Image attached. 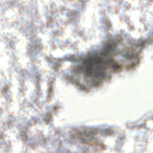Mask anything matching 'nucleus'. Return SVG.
Instances as JSON below:
<instances>
[{"mask_svg":"<svg viewBox=\"0 0 153 153\" xmlns=\"http://www.w3.org/2000/svg\"><path fill=\"white\" fill-rule=\"evenodd\" d=\"M84 71V68L83 66H80L78 67L76 70V71L78 72H80L83 71Z\"/></svg>","mask_w":153,"mask_h":153,"instance_id":"39448f33","label":"nucleus"},{"mask_svg":"<svg viewBox=\"0 0 153 153\" xmlns=\"http://www.w3.org/2000/svg\"><path fill=\"white\" fill-rule=\"evenodd\" d=\"M135 64V62H133L132 63V64L130 65V68H131Z\"/></svg>","mask_w":153,"mask_h":153,"instance_id":"423d86ee","label":"nucleus"},{"mask_svg":"<svg viewBox=\"0 0 153 153\" xmlns=\"http://www.w3.org/2000/svg\"><path fill=\"white\" fill-rule=\"evenodd\" d=\"M83 63L86 66V75L89 77L93 76L98 79L104 78L106 74L104 71L107 68H111L115 71L120 67L113 59L108 58L103 61L98 56L85 61Z\"/></svg>","mask_w":153,"mask_h":153,"instance_id":"f257e3e1","label":"nucleus"},{"mask_svg":"<svg viewBox=\"0 0 153 153\" xmlns=\"http://www.w3.org/2000/svg\"><path fill=\"white\" fill-rule=\"evenodd\" d=\"M117 44L114 43L112 45H109L107 47L108 50L107 53L114 54L116 53Z\"/></svg>","mask_w":153,"mask_h":153,"instance_id":"7ed1b4c3","label":"nucleus"},{"mask_svg":"<svg viewBox=\"0 0 153 153\" xmlns=\"http://www.w3.org/2000/svg\"><path fill=\"white\" fill-rule=\"evenodd\" d=\"M146 42V40H138V43L136 44V46L137 47H140L143 48Z\"/></svg>","mask_w":153,"mask_h":153,"instance_id":"20e7f679","label":"nucleus"},{"mask_svg":"<svg viewBox=\"0 0 153 153\" xmlns=\"http://www.w3.org/2000/svg\"><path fill=\"white\" fill-rule=\"evenodd\" d=\"M124 57L128 60H133L135 61H137L139 59L137 55H134L133 53L131 52L125 54L124 55Z\"/></svg>","mask_w":153,"mask_h":153,"instance_id":"f03ea898","label":"nucleus"}]
</instances>
